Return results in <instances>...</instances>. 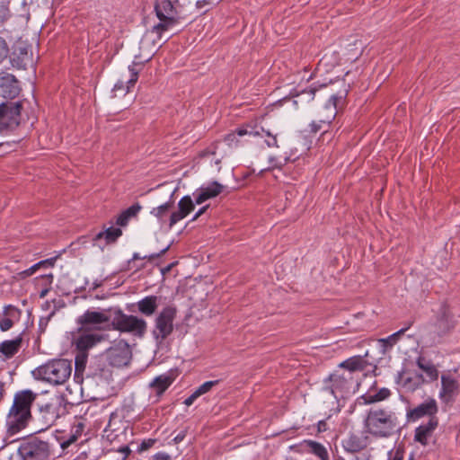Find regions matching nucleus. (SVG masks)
<instances>
[{"instance_id":"obj_52","label":"nucleus","mask_w":460,"mask_h":460,"mask_svg":"<svg viewBox=\"0 0 460 460\" xmlns=\"http://www.w3.org/2000/svg\"><path fill=\"white\" fill-rule=\"evenodd\" d=\"M53 303H54V309L45 317V316H42L40 318V324L43 323L44 320H46V322L49 321L50 318L55 314V312H56V305H55V300H53Z\"/></svg>"},{"instance_id":"obj_28","label":"nucleus","mask_w":460,"mask_h":460,"mask_svg":"<svg viewBox=\"0 0 460 460\" xmlns=\"http://www.w3.org/2000/svg\"><path fill=\"white\" fill-rule=\"evenodd\" d=\"M416 365L423 373H425L426 376L424 377L426 383H432L438 380L439 372L431 360L427 359L423 356H419L416 358Z\"/></svg>"},{"instance_id":"obj_31","label":"nucleus","mask_w":460,"mask_h":460,"mask_svg":"<svg viewBox=\"0 0 460 460\" xmlns=\"http://www.w3.org/2000/svg\"><path fill=\"white\" fill-rule=\"evenodd\" d=\"M22 343V338L21 336L16 337L13 340L4 341L0 343V353H2L6 358H13L20 350Z\"/></svg>"},{"instance_id":"obj_32","label":"nucleus","mask_w":460,"mask_h":460,"mask_svg":"<svg viewBox=\"0 0 460 460\" xmlns=\"http://www.w3.org/2000/svg\"><path fill=\"white\" fill-rule=\"evenodd\" d=\"M122 234V231L119 227L110 226L104 231L98 233L94 238V241H102L104 239L105 244L115 243L119 237Z\"/></svg>"},{"instance_id":"obj_9","label":"nucleus","mask_w":460,"mask_h":460,"mask_svg":"<svg viewBox=\"0 0 460 460\" xmlns=\"http://www.w3.org/2000/svg\"><path fill=\"white\" fill-rule=\"evenodd\" d=\"M344 97L341 95L332 94L324 104V111H327L326 117L319 118L318 120H313L308 125V131L310 134H317L320 130L323 129L336 118L338 112V104L343 102Z\"/></svg>"},{"instance_id":"obj_20","label":"nucleus","mask_w":460,"mask_h":460,"mask_svg":"<svg viewBox=\"0 0 460 460\" xmlns=\"http://www.w3.org/2000/svg\"><path fill=\"white\" fill-rule=\"evenodd\" d=\"M137 66H142L141 63H137L134 61L131 65L128 66V71L130 73V76L127 81L119 80L113 86L112 92L114 95H117L118 92H121L123 95L129 92V89L135 85L138 79L139 69Z\"/></svg>"},{"instance_id":"obj_8","label":"nucleus","mask_w":460,"mask_h":460,"mask_svg":"<svg viewBox=\"0 0 460 460\" xmlns=\"http://www.w3.org/2000/svg\"><path fill=\"white\" fill-rule=\"evenodd\" d=\"M111 320L108 310L95 311L88 309L78 317L77 323L81 329L101 331L108 327L111 323Z\"/></svg>"},{"instance_id":"obj_53","label":"nucleus","mask_w":460,"mask_h":460,"mask_svg":"<svg viewBox=\"0 0 460 460\" xmlns=\"http://www.w3.org/2000/svg\"><path fill=\"white\" fill-rule=\"evenodd\" d=\"M154 458L155 460H169L170 456L166 453H157Z\"/></svg>"},{"instance_id":"obj_6","label":"nucleus","mask_w":460,"mask_h":460,"mask_svg":"<svg viewBox=\"0 0 460 460\" xmlns=\"http://www.w3.org/2000/svg\"><path fill=\"white\" fill-rule=\"evenodd\" d=\"M176 314L177 309L172 305L164 306L158 313L152 330V336L156 344H162L164 341L172 333L173 322L176 318Z\"/></svg>"},{"instance_id":"obj_18","label":"nucleus","mask_w":460,"mask_h":460,"mask_svg":"<svg viewBox=\"0 0 460 460\" xmlns=\"http://www.w3.org/2000/svg\"><path fill=\"white\" fill-rule=\"evenodd\" d=\"M195 199L190 195L183 196L178 202V211H174L170 215L169 227L172 228L179 221L185 218L191 211L194 210Z\"/></svg>"},{"instance_id":"obj_34","label":"nucleus","mask_w":460,"mask_h":460,"mask_svg":"<svg viewBox=\"0 0 460 460\" xmlns=\"http://www.w3.org/2000/svg\"><path fill=\"white\" fill-rule=\"evenodd\" d=\"M141 210V206L138 203L131 205L129 208L122 211L118 217L116 223L120 226H125L128 225V220L136 217L138 212Z\"/></svg>"},{"instance_id":"obj_62","label":"nucleus","mask_w":460,"mask_h":460,"mask_svg":"<svg viewBox=\"0 0 460 460\" xmlns=\"http://www.w3.org/2000/svg\"><path fill=\"white\" fill-rule=\"evenodd\" d=\"M215 163H216V164H220V160H219V159H217V160H216V162H215Z\"/></svg>"},{"instance_id":"obj_56","label":"nucleus","mask_w":460,"mask_h":460,"mask_svg":"<svg viewBox=\"0 0 460 460\" xmlns=\"http://www.w3.org/2000/svg\"><path fill=\"white\" fill-rule=\"evenodd\" d=\"M49 307H50V303H49V302H48V301H47V302H45V303L42 305V308H43L44 310H49Z\"/></svg>"},{"instance_id":"obj_15","label":"nucleus","mask_w":460,"mask_h":460,"mask_svg":"<svg viewBox=\"0 0 460 460\" xmlns=\"http://www.w3.org/2000/svg\"><path fill=\"white\" fill-rule=\"evenodd\" d=\"M11 61L13 66L26 69L28 65H32L33 63L31 47L25 41L16 42L13 47Z\"/></svg>"},{"instance_id":"obj_38","label":"nucleus","mask_w":460,"mask_h":460,"mask_svg":"<svg viewBox=\"0 0 460 460\" xmlns=\"http://www.w3.org/2000/svg\"><path fill=\"white\" fill-rule=\"evenodd\" d=\"M88 358V352L76 350L75 358V371L80 372L85 368Z\"/></svg>"},{"instance_id":"obj_50","label":"nucleus","mask_w":460,"mask_h":460,"mask_svg":"<svg viewBox=\"0 0 460 460\" xmlns=\"http://www.w3.org/2000/svg\"><path fill=\"white\" fill-rule=\"evenodd\" d=\"M119 452H120L123 455L122 460H126L128 456L131 453V450L129 449V447L128 446H124L119 449Z\"/></svg>"},{"instance_id":"obj_30","label":"nucleus","mask_w":460,"mask_h":460,"mask_svg":"<svg viewBox=\"0 0 460 460\" xmlns=\"http://www.w3.org/2000/svg\"><path fill=\"white\" fill-rule=\"evenodd\" d=\"M158 296H146L137 302V307L140 314L145 316L153 315L158 307Z\"/></svg>"},{"instance_id":"obj_3","label":"nucleus","mask_w":460,"mask_h":460,"mask_svg":"<svg viewBox=\"0 0 460 460\" xmlns=\"http://www.w3.org/2000/svg\"><path fill=\"white\" fill-rule=\"evenodd\" d=\"M323 382L324 389L329 391L336 399L354 394L359 387L358 379L349 372L335 371L329 375Z\"/></svg>"},{"instance_id":"obj_16","label":"nucleus","mask_w":460,"mask_h":460,"mask_svg":"<svg viewBox=\"0 0 460 460\" xmlns=\"http://www.w3.org/2000/svg\"><path fill=\"white\" fill-rule=\"evenodd\" d=\"M225 189V186L217 181L203 183L195 190L192 197L197 205H201L208 199L217 197Z\"/></svg>"},{"instance_id":"obj_13","label":"nucleus","mask_w":460,"mask_h":460,"mask_svg":"<svg viewBox=\"0 0 460 460\" xmlns=\"http://www.w3.org/2000/svg\"><path fill=\"white\" fill-rule=\"evenodd\" d=\"M438 411V407L436 400L428 398L415 408L408 410L406 417L408 421L415 422L423 417H429V420L437 418Z\"/></svg>"},{"instance_id":"obj_49","label":"nucleus","mask_w":460,"mask_h":460,"mask_svg":"<svg viewBox=\"0 0 460 460\" xmlns=\"http://www.w3.org/2000/svg\"><path fill=\"white\" fill-rule=\"evenodd\" d=\"M198 399L194 393H192L189 397L184 400V404L186 406H190L194 403V402Z\"/></svg>"},{"instance_id":"obj_11","label":"nucleus","mask_w":460,"mask_h":460,"mask_svg":"<svg viewBox=\"0 0 460 460\" xmlns=\"http://www.w3.org/2000/svg\"><path fill=\"white\" fill-rule=\"evenodd\" d=\"M131 351L128 343L120 341L110 347L105 352V358L112 367L126 366L130 359Z\"/></svg>"},{"instance_id":"obj_5","label":"nucleus","mask_w":460,"mask_h":460,"mask_svg":"<svg viewBox=\"0 0 460 460\" xmlns=\"http://www.w3.org/2000/svg\"><path fill=\"white\" fill-rule=\"evenodd\" d=\"M22 103L7 101L0 103V135H8L21 124ZM10 146L8 142H0V147Z\"/></svg>"},{"instance_id":"obj_45","label":"nucleus","mask_w":460,"mask_h":460,"mask_svg":"<svg viewBox=\"0 0 460 460\" xmlns=\"http://www.w3.org/2000/svg\"><path fill=\"white\" fill-rule=\"evenodd\" d=\"M288 161V158L286 157L284 159V161H279L277 158L275 157H270V163L274 166V167H277V168H281L283 165H285L287 164V162Z\"/></svg>"},{"instance_id":"obj_26","label":"nucleus","mask_w":460,"mask_h":460,"mask_svg":"<svg viewBox=\"0 0 460 460\" xmlns=\"http://www.w3.org/2000/svg\"><path fill=\"white\" fill-rule=\"evenodd\" d=\"M18 82L13 75H7L0 77V94L4 98L13 99L19 94Z\"/></svg>"},{"instance_id":"obj_24","label":"nucleus","mask_w":460,"mask_h":460,"mask_svg":"<svg viewBox=\"0 0 460 460\" xmlns=\"http://www.w3.org/2000/svg\"><path fill=\"white\" fill-rule=\"evenodd\" d=\"M176 378L174 371H167L155 377L149 386L155 390L157 395L163 394Z\"/></svg>"},{"instance_id":"obj_40","label":"nucleus","mask_w":460,"mask_h":460,"mask_svg":"<svg viewBox=\"0 0 460 460\" xmlns=\"http://www.w3.org/2000/svg\"><path fill=\"white\" fill-rule=\"evenodd\" d=\"M169 247H170V245H167L165 248H164L163 250H161V252H159L157 253H152L150 255H145V256H141L138 252H134L133 255H132V258L128 261V263H130L131 261H136V260H145V259L154 260L155 258L160 257L164 252H166L167 250L169 249Z\"/></svg>"},{"instance_id":"obj_4","label":"nucleus","mask_w":460,"mask_h":460,"mask_svg":"<svg viewBox=\"0 0 460 460\" xmlns=\"http://www.w3.org/2000/svg\"><path fill=\"white\" fill-rule=\"evenodd\" d=\"M179 0H156L155 11L159 22L153 26L152 31L156 33L158 38L176 24L179 19Z\"/></svg>"},{"instance_id":"obj_7","label":"nucleus","mask_w":460,"mask_h":460,"mask_svg":"<svg viewBox=\"0 0 460 460\" xmlns=\"http://www.w3.org/2000/svg\"><path fill=\"white\" fill-rule=\"evenodd\" d=\"M111 325L115 330L132 333L137 337H143L147 329L146 320L136 315L126 314L120 309L115 312V316L111 320Z\"/></svg>"},{"instance_id":"obj_39","label":"nucleus","mask_w":460,"mask_h":460,"mask_svg":"<svg viewBox=\"0 0 460 460\" xmlns=\"http://www.w3.org/2000/svg\"><path fill=\"white\" fill-rule=\"evenodd\" d=\"M219 383V380H211L203 383L199 385L193 393L199 398V396L208 393L213 386L217 385Z\"/></svg>"},{"instance_id":"obj_10","label":"nucleus","mask_w":460,"mask_h":460,"mask_svg":"<svg viewBox=\"0 0 460 460\" xmlns=\"http://www.w3.org/2000/svg\"><path fill=\"white\" fill-rule=\"evenodd\" d=\"M18 452L23 460H47L49 456V445L34 438L22 444Z\"/></svg>"},{"instance_id":"obj_21","label":"nucleus","mask_w":460,"mask_h":460,"mask_svg":"<svg viewBox=\"0 0 460 460\" xmlns=\"http://www.w3.org/2000/svg\"><path fill=\"white\" fill-rule=\"evenodd\" d=\"M367 438L355 433L349 434L341 440V447L347 453L356 454L366 448Z\"/></svg>"},{"instance_id":"obj_41","label":"nucleus","mask_w":460,"mask_h":460,"mask_svg":"<svg viewBox=\"0 0 460 460\" xmlns=\"http://www.w3.org/2000/svg\"><path fill=\"white\" fill-rule=\"evenodd\" d=\"M81 433H82V425L80 424L76 428V430L73 435H71L66 440H63L59 443L60 447L63 449L66 448L68 446H70L72 443H74L77 439V438L81 435Z\"/></svg>"},{"instance_id":"obj_17","label":"nucleus","mask_w":460,"mask_h":460,"mask_svg":"<svg viewBox=\"0 0 460 460\" xmlns=\"http://www.w3.org/2000/svg\"><path fill=\"white\" fill-rule=\"evenodd\" d=\"M459 393V383L450 374L441 376V388L438 393L439 399L444 402L453 401Z\"/></svg>"},{"instance_id":"obj_44","label":"nucleus","mask_w":460,"mask_h":460,"mask_svg":"<svg viewBox=\"0 0 460 460\" xmlns=\"http://www.w3.org/2000/svg\"><path fill=\"white\" fill-rule=\"evenodd\" d=\"M64 368V376H69L71 373V367L66 360L59 359V369Z\"/></svg>"},{"instance_id":"obj_29","label":"nucleus","mask_w":460,"mask_h":460,"mask_svg":"<svg viewBox=\"0 0 460 460\" xmlns=\"http://www.w3.org/2000/svg\"><path fill=\"white\" fill-rule=\"evenodd\" d=\"M260 133L257 130H254L251 127L239 128L235 131L228 133L225 136L224 141L225 143L231 148L237 147L239 146L238 137L243 136H259Z\"/></svg>"},{"instance_id":"obj_1","label":"nucleus","mask_w":460,"mask_h":460,"mask_svg":"<svg viewBox=\"0 0 460 460\" xmlns=\"http://www.w3.org/2000/svg\"><path fill=\"white\" fill-rule=\"evenodd\" d=\"M365 431L376 438H388L402 429L398 414L388 408H370L364 420Z\"/></svg>"},{"instance_id":"obj_27","label":"nucleus","mask_w":460,"mask_h":460,"mask_svg":"<svg viewBox=\"0 0 460 460\" xmlns=\"http://www.w3.org/2000/svg\"><path fill=\"white\" fill-rule=\"evenodd\" d=\"M367 355V353H366L365 356H352L347 358L346 360L341 362L339 364V367L347 370L346 372H349L352 375H354L355 372L363 371L368 366V362L366 359Z\"/></svg>"},{"instance_id":"obj_59","label":"nucleus","mask_w":460,"mask_h":460,"mask_svg":"<svg viewBox=\"0 0 460 460\" xmlns=\"http://www.w3.org/2000/svg\"><path fill=\"white\" fill-rule=\"evenodd\" d=\"M48 291H49L48 289H43V290L40 292V297H44V296L47 295Z\"/></svg>"},{"instance_id":"obj_14","label":"nucleus","mask_w":460,"mask_h":460,"mask_svg":"<svg viewBox=\"0 0 460 460\" xmlns=\"http://www.w3.org/2000/svg\"><path fill=\"white\" fill-rule=\"evenodd\" d=\"M104 339L105 336L102 333L80 328L77 336L74 338L73 344L76 350L88 352L90 349L93 348Z\"/></svg>"},{"instance_id":"obj_47","label":"nucleus","mask_w":460,"mask_h":460,"mask_svg":"<svg viewBox=\"0 0 460 460\" xmlns=\"http://www.w3.org/2000/svg\"><path fill=\"white\" fill-rule=\"evenodd\" d=\"M154 444H155V440L154 439L144 440L139 445V451H145V450L150 448Z\"/></svg>"},{"instance_id":"obj_57","label":"nucleus","mask_w":460,"mask_h":460,"mask_svg":"<svg viewBox=\"0 0 460 460\" xmlns=\"http://www.w3.org/2000/svg\"><path fill=\"white\" fill-rule=\"evenodd\" d=\"M327 111H324V106L323 107V110L320 111L319 116L320 118L326 117Z\"/></svg>"},{"instance_id":"obj_54","label":"nucleus","mask_w":460,"mask_h":460,"mask_svg":"<svg viewBox=\"0 0 460 460\" xmlns=\"http://www.w3.org/2000/svg\"><path fill=\"white\" fill-rule=\"evenodd\" d=\"M392 460H403V453L400 450H396Z\"/></svg>"},{"instance_id":"obj_63","label":"nucleus","mask_w":460,"mask_h":460,"mask_svg":"<svg viewBox=\"0 0 460 460\" xmlns=\"http://www.w3.org/2000/svg\"><path fill=\"white\" fill-rule=\"evenodd\" d=\"M410 460H411V458H410Z\"/></svg>"},{"instance_id":"obj_46","label":"nucleus","mask_w":460,"mask_h":460,"mask_svg":"<svg viewBox=\"0 0 460 460\" xmlns=\"http://www.w3.org/2000/svg\"><path fill=\"white\" fill-rule=\"evenodd\" d=\"M186 435H187V429H186L181 430L173 438L174 444H179L181 441H183L184 438H186Z\"/></svg>"},{"instance_id":"obj_2","label":"nucleus","mask_w":460,"mask_h":460,"mask_svg":"<svg viewBox=\"0 0 460 460\" xmlns=\"http://www.w3.org/2000/svg\"><path fill=\"white\" fill-rule=\"evenodd\" d=\"M37 398V394L25 389L15 393L13 405L6 416L7 431L15 435L25 429L32 418L31 406Z\"/></svg>"},{"instance_id":"obj_48","label":"nucleus","mask_w":460,"mask_h":460,"mask_svg":"<svg viewBox=\"0 0 460 460\" xmlns=\"http://www.w3.org/2000/svg\"><path fill=\"white\" fill-rule=\"evenodd\" d=\"M208 205H206V206H203L201 207L193 216V217L191 218V221H195L197 220L200 216H202L206 211L207 209L208 208Z\"/></svg>"},{"instance_id":"obj_58","label":"nucleus","mask_w":460,"mask_h":460,"mask_svg":"<svg viewBox=\"0 0 460 460\" xmlns=\"http://www.w3.org/2000/svg\"><path fill=\"white\" fill-rule=\"evenodd\" d=\"M50 408H51V405H50V404H46L45 406H42V407H41V410H44V409H45L47 411H49Z\"/></svg>"},{"instance_id":"obj_61","label":"nucleus","mask_w":460,"mask_h":460,"mask_svg":"<svg viewBox=\"0 0 460 460\" xmlns=\"http://www.w3.org/2000/svg\"><path fill=\"white\" fill-rule=\"evenodd\" d=\"M265 133H266V135H267L268 137H272V135L270 134V131H265Z\"/></svg>"},{"instance_id":"obj_33","label":"nucleus","mask_w":460,"mask_h":460,"mask_svg":"<svg viewBox=\"0 0 460 460\" xmlns=\"http://www.w3.org/2000/svg\"><path fill=\"white\" fill-rule=\"evenodd\" d=\"M173 194L174 191L171 194L170 199L168 201L164 202V204L158 207L153 208L152 210L150 211V214L154 216L161 225L164 224V217L168 215L169 211L173 206Z\"/></svg>"},{"instance_id":"obj_23","label":"nucleus","mask_w":460,"mask_h":460,"mask_svg":"<svg viewBox=\"0 0 460 460\" xmlns=\"http://www.w3.org/2000/svg\"><path fill=\"white\" fill-rule=\"evenodd\" d=\"M438 425V418L429 419L426 423L417 427L414 431V440L423 446L428 444V438Z\"/></svg>"},{"instance_id":"obj_43","label":"nucleus","mask_w":460,"mask_h":460,"mask_svg":"<svg viewBox=\"0 0 460 460\" xmlns=\"http://www.w3.org/2000/svg\"><path fill=\"white\" fill-rule=\"evenodd\" d=\"M324 86L325 84H318L314 83L312 85H310L308 89L302 91L301 93H308L311 95V100H313L314 98L315 93Z\"/></svg>"},{"instance_id":"obj_55","label":"nucleus","mask_w":460,"mask_h":460,"mask_svg":"<svg viewBox=\"0 0 460 460\" xmlns=\"http://www.w3.org/2000/svg\"><path fill=\"white\" fill-rule=\"evenodd\" d=\"M113 417V414L111 415V418ZM110 430H111V419H110V421L109 423L107 424V426L105 427L104 429V432L107 433L109 432Z\"/></svg>"},{"instance_id":"obj_60","label":"nucleus","mask_w":460,"mask_h":460,"mask_svg":"<svg viewBox=\"0 0 460 460\" xmlns=\"http://www.w3.org/2000/svg\"><path fill=\"white\" fill-rule=\"evenodd\" d=\"M41 278H50L51 280L53 279V275L52 274H49V275H41L40 276Z\"/></svg>"},{"instance_id":"obj_12","label":"nucleus","mask_w":460,"mask_h":460,"mask_svg":"<svg viewBox=\"0 0 460 460\" xmlns=\"http://www.w3.org/2000/svg\"><path fill=\"white\" fill-rule=\"evenodd\" d=\"M289 448L297 454H312L320 460H330L327 448L322 443L312 439H304L297 444L291 445Z\"/></svg>"},{"instance_id":"obj_35","label":"nucleus","mask_w":460,"mask_h":460,"mask_svg":"<svg viewBox=\"0 0 460 460\" xmlns=\"http://www.w3.org/2000/svg\"><path fill=\"white\" fill-rule=\"evenodd\" d=\"M409 329V326L405 328H402L401 330L397 331L396 332L393 333L392 335L388 336L387 338L380 339L378 341L381 350L385 353V351L391 349L393 346L397 342L398 338L405 332Z\"/></svg>"},{"instance_id":"obj_42","label":"nucleus","mask_w":460,"mask_h":460,"mask_svg":"<svg viewBox=\"0 0 460 460\" xmlns=\"http://www.w3.org/2000/svg\"><path fill=\"white\" fill-rule=\"evenodd\" d=\"M9 49L5 40L0 37V63L8 56Z\"/></svg>"},{"instance_id":"obj_51","label":"nucleus","mask_w":460,"mask_h":460,"mask_svg":"<svg viewBox=\"0 0 460 460\" xmlns=\"http://www.w3.org/2000/svg\"><path fill=\"white\" fill-rule=\"evenodd\" d=\"M269 147H279L276 136H272L270 139L265 141Z\"/></svg>"},{"instance_id":"obj_25","label":"nucleus","mask_w":460,"mask_h":460,"mask_svg":"<svg viewBox=\"0 0 460 460\" xmlns=\"http://www.w3.org/2000/svg\"><path fill=\"white\" fill-rule=\"evenodd\" d=\"M390 389L386 387L380 388L378 391L369 390L358 398V404H372L387 400L391 396Z\"/></svg>"},{"instance_id":"obj_36","label":"nucleus","mask_w":460,"mask_h":460,"mask_svg":"<svg viewBox=\"0 0 460 460\" xmlns=\"http://www.w3.org/2000/svg\"><path fill=\"white\" fill-rule=\"evenodd\" d=\"M17 313H19L18 309L13 305H7L4 307V314L9 317H6L0 322L1 331L6 332L13 327V321L11 319V317L14 316V314Z\"/></svg>"},{"instance_id":"obj_37","label":"nucleus","mask_w":460,"mask_h":460,"mask_svg":"<svg viewBox=\"0 0 460 460\" xmlns=\"http://www.w3.org/2000/svg\"><path fill=\"white\" fill-rule=\"evenodd\" d=\"M56 259H57V256L48 259V260L41 261L32 265L31 268L25 270L24 271H22V275H23L24 277H29V276H31L32 274H34L38 270H40L41 268L47 269V268L53 267L54 263L56 261Z\"/></svg>"},{"instance_id":"obj_22","label":"nucleus","mask_w":460,"mask_h":460,"mask_svg":"<svg viewBox=\"0 0 460 460\" xmlns=\"http://www.w3.org/2000/svg\"><path fill=\"white\" fill-rule=\"evenodd\" d=\"M397 383L401 384L406 391L413 392L421 387L426 383V380L421 373L404 376L402 372H399L397 376Z\"/></svg>"},{"instance_id":"obj_19","label":"nucleus","mask_w":460,"mask_h":460,"mask_svg":"<svg viewBox=\"0 0 460 460\" xmlns=\"http://www.w3.org/2000/svg\"><path fill=\"white\" fill-rule=\"evenodd\" d=\"M36 379L58 385V359H52L32 371Z\"/></svg>"}]
</instances>
